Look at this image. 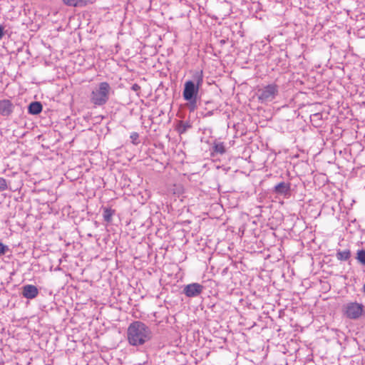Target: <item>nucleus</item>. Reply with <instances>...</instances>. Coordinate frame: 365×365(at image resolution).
<instances>
[{"mask_svg":"<svg viewBox=\"0 0 365 365\" xmlns=\"http://www.w3.org/2000/svg\"><path fill=\"white\" fill-rule=\"evenodd\" d=\"M356 259L361 265H365V250H359L356 252Z\"/></svg>","mask_w":365,"mask_h":365,"instance_id":"nucleus-16","label":"nucleus"},{"mask_svg":"<svg viewBox=\"0 0 365 365\" xmlns=\"http://www.w3.org/2000/svg\"><path fill=\"white\" fill-rule=\"evenodd\" d=\"M131 89L135 92L138 91L140 89V86L137 84V83H134L132 87H131Z\"/></svg>","mask_w":365,"mask_h":365,"instance_id":"nucleus-21","label":"nucleus"},{"mask_svg":"<svg viewBox=\"0 0 365 365\" xmlns=\"http://www.w3.org/2000/svg\"><path fill=\"white\" fill-rule=\"evenodd\" d=\"M9 250L8 246L4 245L3 243L0 242V256L5 255V253Z\"/></svg>","mask_w":365,"mask_h":365,"instance_id":"nucleus-20","label":"nucleus"},{"mask_svg":"<svg viewBox=\"0 0 365 365\" xmlns=\"http://www.w3.org/2000/svg\"><path fill=\"white\" fill-rule=\"evenodd\" d=\"M7 187L6 180L4 178L0 177V192L6 190Z\"/></svg>","mask_w":365,"mask_h":365,"instance_id":"nucleus-19","label":"nucleus"},{"mask_svg":"<svg viewBox=\"0 0 365 365\" xmlns=\"http://www.w3.org/2000/svg\"><path fill=\"white\" fill-rule=\"evenodd\" d=\"M212 112H211V111L208 112V115H212Z\"/></svg>","mask_w":365,"mask_h":365,"instance_id":"nucleus-24","label":"nucleus"},{"mask_svg":"<svg viewBox=\"0 0 365 365\" xmlns=\"http://www.w3.org/2000/svg\"><path fill=\"white\" fill-rule=\"evenodd\" d=\"M192 128V124L190 120H178L175 126V130L180 134L185 133L189 129Z\"/></svg>","mask_w":365,"mask_h":365,"instance_id":"nucleus-10","label":"nucleus"},{"mask_svg":"<svg viewBox=\"0 0 365 365\" xmlns=\"http://www.w3.org/2000/svg\"><path fill=\"white\" fill-rule=\"evenodd\" d=\"M187 101V103L186 104V106H187V109L189 110L190 112H194L197 108V98L192 99V100Z\"/></svg>","mask_w":365,"mask_h":365,"instance_id":"nucleus-17","label":"nucleus"},{"mask_svg":"<svg viewBox=\"0 0 365 365\" xmlns=\"http://www.w3.org/2000/svg\"><path fill=\"white\" fill-rule=\"evenodd\" d=\"M213 152L217 154L223 155L226 152L225 147L223 143H215L213 145Z\"/></svg>","mask_w":365,"mask_h":365,"instance_id":"nucleus-15","label":"nucleus"},{"mask_svg":"<svg viewBox=\"0 0 365 365\" xmlns=\"http://www.w3.org/2000/svg\"><path fill=\"white\" fill-rule=\"evenodd\" d=\"M362 292L365 294V284L363 286Z\"/></svg>","mask_w":365,"mask_h":365,"instance_id":"nucleus-23","label":"nucleus"},{"mask_svg":"<svg viewBox=\"0 0 365 365\" xmlns=\"http://www.w3.org/2000/svg\"><path fill=\"white\" fill-rule=\"evenodd\" d=\"M15 106L9 99L0 100V115L9 118L14 113Z\"/></svg>","mask_w":365,"mask_h":365,"instance_id":"nucleus-7","label":"nucleus"},{"mask_svg":"<svg viewBox=\"0 0 365 365\" xmlns=\"http://www.w3.org/2000/svg\"><path fill=\"white\" fill-rule=\"evenodd\" d=\"M130 139H131V142L134 144V145H138L140 141L138 140V138H139V134L136 132H133L130 134Z\"/></svg>","mask_w":365,"mask_h":365,"instance_id":"nucleus-18","label":"nucleus"},{"mask_svg":"<svg viewBox=\"0 0 365 365\" xmlns=\"http://www.w3.org/2000/svg\"><path fill=\"white\" fill-rule=\"evenodd\" d=\"M63 4L68 6H86L88 0H62Z\"/></svg>","mask_w":365,"mask_h":365,"instance_id":"nucleus-13","label":"nucleus"},{"mask_svg":"<svg viewBox=\"0 0 365 365\" xmlns=\"http://www.w3.org/2000/svg\"><path fill=\"white\" fill-rule=\"evenodd\" d=\"M272 192L278 195L288 198L291 195V184L289 182H281L273 187Z\"/></svg>","mask_w":365,"mask_h":365,"instance_id":"nucleus-8","label":"nucleus"},{"mask_svg":"<svg viewBox=\"0 0 365 365\" xmlns=\"http://www.w3.org/2000/svg\"><path fill=\"white\" fill-rule=\"evenodd\" d=\"M279 94V86L275 83L262 86L257 89V96L261 103L272 101Z\"/></svg>","mask_w":365,"mask_h":365,"instance_id":"nucleus-5","label":"nucleus"},{"mask_svg":"<svg viewBox=\"0 0 365 365\" xmlns=\"http://www.w3.org/2000/svg\"><path fill=\"white\" fill-rule=\"evenodd\" d=\"M22 296L29 299L36 298L38 294V289L33 284H26L22 287Z\"/></svg>","mask_w":365,"mask_h":365,"instance_id":"nucleus-9","label":"nucleus"},{"mask_svg":"<svg viewBox=\"0 0 365 365\" xmlns=\"http://www.w3.org/2000/svg\"><path fill=\"white\" fill-rule=\"evenodd\" d=\"M318 115H319V113L314 114V116H318Z\"/></svg>","mask_w":365,"mask_h":365,"instance_id":"nucleus-25","label":"nucleus"},{"mask_svg":"<svg viewBox=\"0 0 365 365\" xmlns=\"http://www.w3.org/2000/svg\"><path fill=\"white\" fill-rule=\"evenodd\" d=\"M192 78V80L187 81L184 84L182 97L185 101L198 98L200 88L203 83L202 71H195Z\"/></svg>","mask_w":365,"mask_h":365,"instance_id":"nucleus-2","label":"nucleus"},{"mask_svg":"<svg viewBox=\"0 0 365 365\" xmlns=\"http://www.w3.org/2000/svg\"><path fill=\"white\" fill-rule=\"evenodd\" d=\"M342 313L349 319L357 320L365 315L364 306L357 302H348L343 305Z\"/></svg>","mask_w":365,"mask_h":365,"instance_id":"nucleus-4","label":"nucleus"},{"mask_svg":"<svg viewBox=\"0 0 365 365\" xmlns=\"http://www.w3.org/2000/svg\"><path fill=\"white\" fill-rule=\"evenodd\" d=\"M204 287L199 283H191L184 286L182 293L187 297H198L202 292Z\"/></svg>","mask_w":365,"mask_h":365,"instance_id":"nucleus-6","label":"nucleus"},{"mask_svg":"<svg viewBox=\"0 0 365 365\" xmlns=\"http://www.w3.org/2000/svg\"><path fill=\"white\" fill-rule=\"evenodd\" d=\"M43 109L42 104L38 101L31 102L28 106V113L31 115L39 114Z\"/></svg>","mask_w":365,"mask_h":365,"instance_id":"nucleus-11","label":"nucleus"},{"mask_svg":"<svg viewBox=\"0 0 365 365\" xmlns=\"http://www.w3.org/2000/svg\"><path fill=\"white\" fill-rule=\"evenodd\" d=\"M153 334L150 327L141 321H134L127 329V340L130 346L138 347L149 342Z\"/></svg>","mask_w":365,"mask_h":365,"instance_id":"nucleus-1","label":"nucleus"},{"mask_svg":"<svg viewBox=\"0 0 365 365\" xmlns=\"http://www.w3.org/2000/svg\"><path fill=\"white\" fill-rule=\"evenodd\" d=\"M351 256V252L349 249L344 250H337L336 253V257L339 261H348Z\"/></svg>","mask_w":365,"mask_h":365,"instance_id":"nucleus-12","label":"nucleus"},{"mask_svg":"<svg viewBox=\"0 0 365 365\" xmlns=\"http://www.w3.org/2000/svg\"><path fill=\"white\" fill-rule=\"evenodd\" d=\"M111 87L108 82H101L95 88L90 95V101L95 107L103 106L109 100Z\"/></svg>","mask_w":365,"mask_h":365,"instance_id":"nucleus-3","label":"nucleus"},{"mask_svg":"<svg viewBox=\"0 0 365 365\" xmlns=\"http://www.w3.org/2000/svg\"><path fill=\"white\" fill-rule=\"evenodd\" d=\"M4 35V27L0 25V40L3 38Z\"/></svg>","mask_w":365,"mask_h":365,"instance_id":"nucleus-22","label":"nucleus"},{"mask_svg":"<svg viewBox=\"0 0 365 365\" xmlns=\"http://www.w3.org/2000/svg\"><path fill=\"white\" fill-rule=\"evenodd\" d=\"M114 214H115L114 210H112L110 207H105L103 209V220L108 223L111 222L112 217Z\"/></svg>","mask_w":365,"mask_h":365,"instance_id":"nucleus-14","label":"nucleus"}]
</instances>
